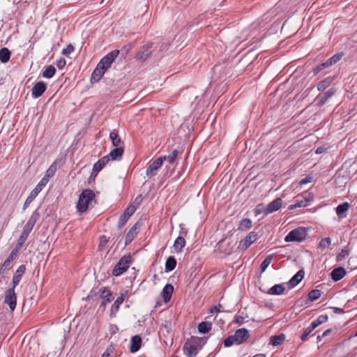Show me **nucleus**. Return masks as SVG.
<instances>
[{"label":"nucleus","mask_w":357,"mask_h":357,"mask_svg":"<svg viewBox=\"0 0 357 357\" xmlns=\"http://www.w3.org/2000/svg\"><path fill=\"white\" fill-rule=\"evenodd\" d=\"M250 337V331L246 328L236 330L233 335H229L224 340V346L229 347L234 344H241Z\"/></svg>","instance_id":"1"},{"label":"nucleus","mask_w":357,"mask_h":357,"mask_svg":"<svg viewBox=\"0 0 357 357\" xmlns=\"http://www.w3.org/2000/svg\"><path fill=\"white\" fill-rule=\"evenodd\" d=\"M95 198V194L93 190L86 189L79 195V198L77 204V211L80 213H84L87 211L89 204Z\"/></svg>","instance_id":"2"},{"label":"nucleus","mask_w":357,"mask_h":357,"mask_svg":"<svg viewBox=\"0 0 357 357\" xmlns=\"http://www.w3.org/2000/svg\"><path fill=\"white\" fill-rule=\"evenodd\" d=\"M307 235V229L298 227L291 231L284 238L286 242H301Z\"/></svg>","instance_id":"3"},{"label":"nucleus","mask_w":357,"mask_h":357,"mask_svg":"<svg viewBox=\"0 0 357 357\" xmlns=\"http://www.w3.org/2000/svg\"><path fill=\"white\" fill-rule=\"evenodd\" d=\"M201 342V338L192 337L190 340H188L183 346V351L188 357H195L198 354V344Z\"/></svg>","instance_id":"4"},{"label":"nucleus","mask_w":357,"mask_h":357,"mask_svg":"<svg viewBox=\"0 0 357 357\" xmlns=\"http://www.w3.org/2000/svg\"><path fill=\"white\" fill-rule=\"evenodd\" d=\"M132 263L130 255H124L122 257L112 270V275L119 276L126 272Z\"/></svg>","instance_id":"5"},{"label":"nucleus","mask_w":357,"mask_h":357,"mask_svg":"<svg viewBox=\"0 0 357 357\" xmlns=\"http://www.w3.org/2000/svg\"><path fill=\"white\" fill-rule=\"evenodd\" d=\"M47 183H48V178H43L39 181L38 185L31 192L30 195L26 199L25 202H24V206H23L24 210H25L29 206V204L37 197V195L43 190V188L47 185Z\"/></svg>","instance_id":"6"},{"label":"nucleus","mask_w":357,"mask_h":357,"mask_svg":"<svg viewBox=\"0 0 357 357\" xmlns=\"http://www.w3.org/2000/svg\"><path fill=\"white\" fill-rule=\"evenodd\" d=\"M259 238L258 234L255 231L250 232L243 239H242L238 245L239 250H247Z\"/></svg>","instance_id":"7"},{"label":"nucleus","mask_w":357,"mask_h":357,"mask_svg":"<svg viewBox=\"0 0 357 357\" xmlns=\"http://www.w3.org/2000/svg\"><path fill=\"white\" fill-rule=\"evenodd\" d=\"M119 54V50H114L107 54L98 63L104 70H107Z\"/></svg>","instance_id":"8"},{"label":"nucleus","mask_w":357,"mask_h":357,"mask_svg":"<svg viewBox=\"0 0 357 357\" xmlns=\"http://www.w3.org/2000/svg\"><path fill=\"white\" fill-rule=\"evenodd\" d=\"M165 159V157H159L152 162L149 163V165L146 169V175L149 178L155 176L157 174V171L161 167Z\"/></svg>","instance_id":"9"},{"label":"nucleus","mask_w":357,"mask_h":357,"mask_svg":"<svg viewBox=\"0 0 357 357\" xmlns=\"http://www.w3.org/2000/svg\"><path fill=\"white\" fill-rule=\"evenodd\" d=\"M13 287H10L5 292L4 302L9 305L11 311H14L17 305V295Z\"/></svg>","instance_id":"10"},{"label":"nucleus","mask_w":357,"mask_h":357,"mask_svg":"<svg viewBox=\"0 0 357 357\" xmlns=\"http://www.w3.org/2000/svg\"><path fill=\"white\" fill-rule=\"evenodd\" d=\"M312 200V196L310 192H305L302 196H298L296 197V203L289 206L290 209L294 208L305 207L309 206Z\"/></svg>","instance_id":"11"},{"label":"nucleus","mask_w":357,"mask_h":357,"mask_svg":"<svg viewBox=\"0 0 357 357\" xmlns=\"http://www.w3.org/2000/svg\"><path fill=\"white\" fill-rule=\"evenodd\" d=\"M153 44L149 43L144 45L141 50L136 54L135 58L137 60L144 61H146L152 54V47Z\"/></svg>","instance_id":"12"},{"label":"nucleus","mask_w":357,"mask_h":357,"mask_svg":"<svg viewBox=\"0 0 357 357\" xmlns=\"http://www.w3.org/2000/svg\"><path fill=\"white\" fill-rule=\"evenodd\" d=\"M335 92L336 89H335L334 88H331L324 93L319 94L314 100L315 101H317V106H323L325 104V102L335 93Z\"/></svg>","instance_id":"13"},{"label":"nucleus","mask_w":357,"mask_h":357,"mask_svg":"<svg viewBox=\"0 0 357 357\" xmlns=\"http://www.w3.org/2000/svg\"><path fill=\"white\" fill-rule=\"evenodd\" d=\"M47 89V85L44 82L40 81L36 82L32 89L31 96L34 98L40 97Z\"/></svg>","instance_id":"14"},{"label":"nucleus","mask_w":357,"mask_h":357,"mask_svg":"<svg viewBox=\"0 0 357 357\" xmlns=\"http://www.w3.org/2000/svg\"><path fill=\"white\" fill-rule=\"evenodd\" d=\"M100 298H102L101 307H105L106 305L112 300V294L109 289L107 287H102L100 289Z\"/></svg>","instance_id":"15"},{"label":"nucleus","mask_w":357,"mask_h":357,"mask_svg":"<svg viewBox=\"0 0 357 357\" xmlns=\"http://www.w3.org/2000/svg\"><path fill=\"white\" fill-rule=\"evenodd\" d=\"M187 230H182L180 232L181 236L177 237L174 243V248L176 252H181L185 245V236L187 235Z\"/></svg>","instance_id":"16"},{"label":"nucleus","mask_w":357,"mask_h":357,"mask_svg":"<svg viewBox=\"0 0 357 357\" xmlns=\"http://www.w3.org/2000/svg\"><path fill=\"white\" fill-rule=\"evenodd\" d=\"M25 271H26L25 265L22 264L19 266V268L16 270L15 273H14L13 280H12V287H11L15 288L19 284Z\"/></svg>","instance_id":"17"},{"label":"nucleus","mask_w":357,"mask_h":357,"mask_svg":"<svg viewBox=\"0 0 357 357\" xmlns=\"http://www.w3.org/2000/svg\"><path fill=\"white\" fill-rule=\"evenodd\" d=\"M139 224L137 222L129 229L125 239L126 245H128L134 240V238H135L139 231Z\"/></svg>","instance_id":"18"},{"label":"nucleus","mask_w":357,"mask_h":357,"mask_svg":"<svg viewBox=\"0 0 357 357\" xmlns=\"http://www.w3.org/2000/svg\"><path fill=\"white\" fill-rule=\"evenodd\" d=\"M17 249H13L8 257L3 261V263L0 265V275L3 273L6 268L9 267L11 262L14 260V259L17 257Z\"/></svg>","instance_id":"19"},{"label":"nucleus","mask_w":357,"mask_h":357,"mask_svg":"<svg viewBox=\"0 0 357 357\" xmlns=\"http://www.w3.org/2000/svg\"><path fill=\"white\" fill-rule=\"evenodd\" d=\"M347 275V271L342 266L334 268L331 273V277L335 282L342 280Z\"/></svg>","instance_id":"20"},{"label":"nucleus","mask_w":357,"mask_h":357,"mask_svg":"<svg viewBox=\"0 0 357 357\" xmlns=\"http://www.w3.org/2000/svg\"><path fill=\"white\" fill-rule=\"evenodd\" d=\"M282 204V200L281 198H277L274 199L266 208V213L268 214L278 211L281 208Z\"/></svg>","instance_id":"21"},{"label":"nucleus","mask_w":357,"mask_h":357,"mask_svg":"<svg viewBox=\"0 0 357 357\" xmlns=\"http://www.w3.org/2000/svg\"><path fill=\"white\" fill-rule=\"evenodd\" d=\"M216 248L218 250H220L222 253L225 255H229L231 251L233 246L230 243H226V239H221L216 245Z\"/></svg>","instance_id":"22"},{"label":"nucleus","mask_w":357,"mask_h":357,"mask_svg":"<svg viewBox=\"0 0 357 357\" xmlns=\"http://www.w3.org/2000/svg\"><path fill=\"white\" fill-rule=\"evenodd\" d=\"M142 341L141 337L138 335L132 337L130 340V351L131 353L138 351L141 348Z\"/></svg>","instance_id":"23"},{"label":"nucleus","mask_w":357,"mask_h":357,"mask_svg":"<svg viewBox=\"0 0 357 357\" xmlns=\"http://www.w3.org/2000/svg\"><path fill=\"white\" fill-rule=\"evenodd\" d=\"M123 151L124 149L123 146L116 147L115 149L112 150L110 153L107 155L109 156V160H119L122 158Z\"/></svg>","instance_id":"24"},{"label":"nucleus","mask_w":357,"mask_h":357,"mask_svg":"<svg viewBox=\"0 0 357 357\" xmlns=\"http://www.w3.org/2000/svg\"><path fill=\"white\" fill-rule=\"evenodd\" d=\"M173 291L174 287L170 284H167L163 287L161 295L165 303H167L170 301Z\"/></svg>","instance_id":"25"},{"label":"nucleus","mask_w":357,"mask_h":357,"mask_svg":"<svg viewBox=\"0 0 357 357\" xmlns=\"http://www.w3.org/2000/svg\"><path fill=\"white\" fill-rule=\"evenodd\" d=\"M305 272L303 269L298 271L289 280L291 287H295L304 278Z\"/></svg>","instance_id":"26"},{"label":"nucleus","mask_w":357,"mask_h":357,"mask_svg":"<svg viewBox=\"0 0 357 357\" xmlns=\"http://www.w3.org/2000/svg\"><path fill=\"white\" fill-rule=\"evenodd\" d=\"M124 301V298H122V296H119L114 303L112 304L111 309H110V314L109 317L111 318H114L116 316V313L119 310L120 305L123 303Z\"/></svg>","instance_id":"27"},{"label":"nucleus","mask_w":357,"mask_h":357,"mask_svg":"<svg viewBox=\"0 0 357 357\" xmlns=\"http://www.w3.org/2000/svg\"><path fill=\"white\" fill-rule=\"evenodd\" d=\"M105 70H104L100 66L97 65L96 68L93 70L91 75V79L92 82H98L104 75L105 73Z\"/></svg>","instance_id":"28"},{"label":"nucleus","mask_w":357,"mask_h":357,"mask_svg":"<svg viewBox=\"0 0 357 357\" xmlns=\"http://www.w3.org/2000/svg\"><path fill=\"white\" fill-rule=\"evenodd\" d=\"M350 204L348 202H344L339 204L336 208V213L340 218H345L347 215V211L349 210Z\"/></svg>","instance_id":"29"},{"label":"nucleus","mask_w":357,"mask_h":357,"mask_svg":"<svg viewBox=\"0 0 357 357\" xmlns=\"http://www.w3.org/2000/svg\"><path fill=\"white\" fill-rule=\"evenodd\" d=\"M109 139L112 141V144L115 147H120L121 145L123 144L122 140L121 139L120 137L119 136L118 132L114 130H112L109 134Z\"/></svg>","instance_id":"30"},{"label":"nucleus","mask_w":357,"mask_h":357,"mask_svg":"<svg viewBox=\"0 0 357 357\" xmlns=\"http://www.w3.org/2000/svg\"><path fill=\"white\" fill-rule=\"evenodd\" d=\"M197 328L201 334L208 333L212 329V323L210 321H202L199 324Z\"/></svg>","instance_id":"31"},{"label":"nucleus","mask_w":357,"mask_h":357,"mask_svg":"<svg viewBox=\"0 0 357 357\" xmlns=\"http://www.w3.org/2000/svg\"><path fill=\"white\" fill-rule=\"evenodd\" d=\"M284 290L285 288L282 284H275L268 289V294L271 295H280Z\"/></svg>","instance_id":"32"},{"label":"nucleus","mask_w":357,"mask_h":357,"mask_svg":"<svg viewBox=\"0 0 357 357\" xmlns=\"http://www.w3.org/2000/svg\"><path fill=\"white\" fill-rule=\"evenodd\" d=\"M284 340L285 335L284 334L274 335L271 337L270 344L273 346H280L283 344Z\"/></svg>","instance_id":"33"},{"label":"nucleus","mask_w":357,"mask_h":357,"mask_svg":"<svg viewBox=\"0 0 357 357\" xmlns=\"http://www.w3.org/2000/svg\"><path fill=\"white\" fill-rule=\"evenodd\" d=\"M176 266V259L174 257H169L165 262V271L169 272L173 271Z\"/></svg>","instance_id":"34"},{"label":"nucleus","mask_w":357,"mask_h":357,"mask_svg":"<svg viewBox=\"0 0 357 357\" xmlns=\"http://www.w3.org/2000/svg\"><path fill=\"white\" fill-rule=\"evenodd\" d=\"M10 52L6 47H2L0 50V61L1 63H7L10 58Z\"/></svg>","instance_id":"35"},{"label":"nucleus","mask_w":357,"mask_h":357,"mask_svg":"<svg viewBox=\"0 0 357 357\" xmlns=\"http://www.w3.org/2000/svg\"><path fill=\"white\" fill-rule=\"evenodd\" d=\"M55 73L56 68L53 66L50 65L43 70L42 75L45 78H51L54 75Z\"/></svg>","instance_id":"36"},{"label":"nucleus","mask_w":357,"mask_h":357,"mask_svg":"<svg viewBox=\"0 0 357 357\" xmlns=\"http://www.w3.org/2000/svg\"><path fill=\"white\" fill-rule=\"evenodd\" d=\"M350 253V249L348 246H345L344 248H342L336 256V261H341L343 260L345 257H347Z\"/></svg>","instance_id":"37"},{"label":"nucleus","mask_w":357,"mask_h":357,"mask_svg":"<svg viewBox=\"0 0 357 357\" xmlns=\"http://www.w3.org/2000/svg\"><path fill=\"white\" fill-rule=\"evenodd\" d=\"M252 225V220L248 218H244L241 220L239 225V229L241 230H248L251 228Z\"/></svg>","instance_id":"38"},{"label":"nucleus","mask_w":357,"mask_h":357,"mask_svg":"<svg viewBox=\"0 0 357 357\" xmlns=\"http://www.w3.org/2000/svg\"><path fill=\"white\" fill-rule=\"evenodd\" d=\"M331 83L330 78H326L324 80L319 82L317 84V89L320 91H324L328 88Z\"/></svg>","instance_id":"39"},{"label":"nucleus","mask_w":357,"mask_h":357,"mask_svg":"<svg viewBox=\"0 0 357 357\" xmlns=\"http://www.w3.org/2000/svg\"><path fill=\"white\" fill-rule=\"evenodd\" d=\"M178 151L177 149H174L172 153L168 155H163L162 157H165V160H167L169 163H174L176 160L177 155H178Z\"/></svg>","instance_id":"40"},{"label":"nucleus","mask_w":357,"mask_h":357,"mask_svg":"<svg viewBox=\"0 0 357 357\" xmlns=\"http://www.w3.org/2000/svg\"><path fill=\"white\" fill-rule=\"evenodd\" d=\"M328 321V316L320 315L316 320H314V329L320 326L322 324L326 323Z\"/></svg>","instance_id":"41"},{"label":"nucleus","mask_w":357,"mask_h":357,"mask_svg":"<svg viewBox=\"0 0 357 357\" xmlns=\"http://www.w3.org/2000/svg\"><path fill=\"white\" fill-rule=\"evenodd\" d=\"M39 217H40L39 213L38 211H34L32 213V215H31V217L29 218L26 224L29 225L30 226L33 227L34 225L37 222Z\"/></svg>","instance_id":"42"},{"label":"nucleus","mask_w":357,"mask_h":357,"mask_svg":"<svg viewBox=\"0 0 357 357\" xmlns=\"http://www.w3.org/2000/svg\"><path fill=\"white\" fill-rule=\"evenodd\" d=\"M273 255H268L261 264L260 268L261 272H264L271 263Z\"/></svg>","instance_id":"43"},{"label":"nucleus","mask_w":357,"mask_h":357,"mask_svg":"<svg viewBox=\"0 0 357 357\" xmlns=\"http://www.w3.org/2000/svg\"><path fill=\"white\" fill-rule=\"evenodd\" d=\"M331 66H332V64L329 63V60L328 59L326 62L322 63L321 64L317 66L315 68H314V73L317 74L320 71H321L324 69H326Z\"/></svg>","instance_id":"44"},{"label":"nucleus","mask_w":357,"mask_h":357,"mask_svg":"<svg viewBox=\"0 0 357 357\" xmlns=\"http://www.w3.org/2000/svg\"><path fill=\"white\" fill-rule=\"evenodd\" d=\"M312 331V322H311L308 326L304 330L303 334L301 336V339L302 341H305L307 339V337Z\"/></svg>","instance_id":"45"},{"label":"nucleus","mask_w":357,"mask_h":357,"mask_svg":"<svg viewBox=\"0 0 357 357\" xmlns=\"http://www.w3.org/2000/svg\"><path fill=\"white\" fill-rule=\"evenodd\" d=\"M331 243V239L329 237L322 238L319 243L318 248L321 249H325L328 248Z\"/></svg>","instance_id":"46"},{"label":"nucleus","mask_w":357,"mask_h":357,"mask_svg":"<svg viewBox=\"0 0 357 357\" xmlns=\"http://www.w3.org/2000/svg\"><path fill=\"white\" fill-rule=\"evenodd\" d=\"M129 218H130L126 214H125L124 213H122L119 219L118 227L121 229L122 227H123L128 222Z\"/></svg>","instance_id":"47"},{"label":"nucleus","mask_w":357,"mask_h":357,"mask_svg":"<svg viewBox=\"0 0 357 357\" xmlns=\"http://www.w3.org/2000/svg\"><path fill=\"white\" fill-rule=\"evenodd\" d=\"M56 170V166L55 163H54L47 170L46 174L43 178H47L49 179L50 177L53 176Z\"/></svg>","instance_id":"48"},{"label":"nucleus","mask_w":357,"mask_h":357,"mask_svg":"<svg viewBox=\"0 0 357 357\" xmlns=\"http://www.w3.org/2000/svg\"><path fill=\"white\" fill-rule=\"evenodd\" d=\"M330 146L328 144H324L322 146H319L317 148L315 151L316 154H322L327 152V151L329 149Z\"/></svg>","instance_id":"49"},{"label":"nucleus","mask_w":357,"mask_h":357,"mask_svg":"<svg viewBox=\"0 0 357 357\" xmlns=\"http://www.w3.org/2000/svg\"><path fill=\"white\" fill-rule=\"evenodd\" d=\"M342 56H343L342 53L335 54V55L331 56L330 59H328L329 63H331L333 66V65L335 64L337 61H339Z\"/></svg>","instance_id":"50"},{"label":"nucleus","mask_w":357,"mask_h":357,"mask_svg":"<svg viewBox=\"0 0 357 357\" xmlns=\"http://www.w3.org/2000/svg\"><path fill=\"white\" fill-rule=\"evenodd\" d=\"M26 240V238L20 236L17 243L16 244L15 247L13 249H17V252H18Z\"/></svg>","instance_id":"51"},{"label":"nucleus","mask_w":357,"mask_h":357,"mask_svg":"<svg viewBox=\"0 0 357 357\" xmlns=\"http://www.w3.org/2000/svg\"><path fill=\"white\" fill-rule=\"evenodd\" d=\"M136 211V207L133 205H130L123 212L125 214H126L129 218H130L135 211Z\"/></svg>","instance_id":"52"},{"label":"nucleus","mask_w":357,"mask_h":357,"mask_svg":"<svg viewBox=\"0 0 357 357\" xmlns=\"http://www.w3.org/2000/svg\"><path fill=\"white\" fill-rule=\"evenodd\" d=\"M332 331H333L332 328H329V329H327L326 331H325L321 335H317V343H319L321 340L322 338L328 336L332 333Z\"/></svg>","instance_id":"53"},{"label":"nucleus","mask_w":357,"mask_h":357,"mask_svg":"<svg viewBox=\"0 0 357 357\" xmlns=\"http://www.w3.org/2000/svg\"><path fill=\"white\" fill-rule=\"evenodd\" d=\"M74 50H75V48H74L73 45H72L71 44H69L66 48H64L63 50L62 54L68 56L70 54H71L73 52H74Z\"/></svg>","instance_id":"54"},{"label":"nucleus","mask_w":357,"mask_h":357,"mask_svg":"<svg viewBox=\"0 0 357 357\" xmlns=\"http://www.w3.org/2000/svg\"><path fill=\"white\" fill-rule=\"evenodd\" d=\"M66 60L63 58H61L59 60L56 62V66L59 69H62L66 66Z\"/></svg>","instance_id":"55"},{"label":"nucleus","mask_w":357,"mask_h":357,"mask_svg":"<svg viewBox=\"0 0 357 357\" xmlns=\"http://www.w3.org/2000/svg\"><path fill=\"white\" fill-rule=\"evenodd\" d=\"M312 181V177L311 176H307L305 178H303L300 181L299 184L301 185L310 183Z\"/></svg>","instance_id":"56"},{"label":"nucleus","mask_w":357,"mask_h":357,"mask_svg":"<svg viewBox=\"0 0 357 357\" xmlns=\"http://www.w3.org/2000/svg\"><path fill=\"white\" fill-rule=\"evenodd\" d=\"M322 294V291H321L320 290L314 289V301L319 299L321 296Z\"/></svg>","instance_id":"57"},{"label":"nucleus","mask_w":357,"mask_h":357,"mask_svg":"<svg viewBox=\"0 0 357 357\" xmlns=\"http://www.w3.org/2000/svg\"><path fill=\"white\" fill-rule=\"evenodd\" d=\"M93 168H95V172L96 171H100L102 170L103 168H104V166L100 163L98 161H97L94 165H93Z\"/></svg>","instance_id":"58"},{"label":"nucleus","mask_w":357,"mask_h":357,"mask_svg":"<svg viewBox=\"0 0 357 357\" xmlns=\"http://www.w3.org/2000/svg\"><path fill=\"white\" fill-rule=\"evenodd\" d=\"M109 156L105 155L100 158L99 160H98L99 162H100L104 167L107 165V163L109 162Z\"/></svg>","instance_id":"59"},{"label":"nucleus","mask_w":357,"mask_h":357,"mask_svg":"<svg viewBox=\"0 0 357 357\" xmlns=\"http://www.w3.org/2000/svg\"><path fill=\"white\" fill-rule=\"evenodd\" d=\"M263 211H265L264 206L262 204H258L255 209L256 214H259Z\"/></svg>","instance_id":"60"},{"label":"nucleus","mask_w":357,"mask_h":357,"mask_svg":"<svg viewBox=\"0 0 357 357\" xmlns=\"http://www.w3.org/2000/svg\"><path fill=\"white\" fill-rule=\"evenodd\" d=\"M244 321V317L242 316H237L235 318L234 322L238 324H242Z\"/></svg>","instance_id":"61"},{"label":"nucleus","mask_w":357,"mask_h":357,"mask_svg":"<svg viewBox=\"0 0 357 357\" xmlns=\"http://www.w3.org/2000/svg\"><path fill=\"white\" fill-rule=\"evenodd\" d=\"M220 307H222V305L220 304H219L218 306H214V307L211 308L210 312L211 313L218 312H219L220 310Z\"/></svg>","instance_id":"62"},{"label":"nucleus","mask_w":357,"mask_h":357,"mask_svg":"<svg viewBox=\"0 0 357 357\" xmlns=\"http://www.w3.org/2000/svg\"><path fill=\"white\" fill-rule=\"evenodd\" d=\"M33 228V227L30 226L29 225L26 224L23 228V230L30 233L32 231Z\"/></svg>","instance_id":"63"},{"label":"nucleus","mask_w":357,"mask_h":357,"mask_svg":"<svg viewBox=\"0 0 357 357\" xmlns=\"http://www.w3.org/2000/svg\"><path fill=\"white\" fill-rule=\"evenodd\" d=\"M333 311L336 314H342V313H344V310L342 308H339V307H333Z\"/></svg>","instance_id":"64"}]
</instances>
